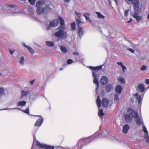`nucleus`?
Returning a JSON list of instances; mask_svg holds the SVG:
<instances>
[{
	"label": "nucleus",
	"instance_id": "nucleus-5",
	"mask_svg": "<svg viewBox=\"0 0 149 149\" xmlns=\"http://www.w3.org/2000/svg\"><path fill=\"white\" fill-rule=\"evenodd\" d=\"M2 10L7 11L10 14L18 13L21 11L19 7L13 4L3 5Z\"/></svg>",
	"mask_w": 149,
	"mask_h": 149
},
{
	"label": "nucleus",
	"instance_id": "nucleus-56",
	"mask_svg": "<svg viewBox=\"0 0 149 149\" xmlns=\"http://www.w3.org/2000/svg\"><path fill=\"white\" fill-rule=\"evenodd\" d=\"M22 45L24 46L26 48L27 47L26 46H28L26 45L24 42H22Z\"/></svg>",
	"mask_w": 149,
	"mask_h": 149
},
{
	"label": "nucleus",
	"instance_id": "nucleus-28",
	"mask_svg": "<svg viewBox=\"0 0 149 149\" xmlns=\"http://www.w3.org/2000/svg\"><path fill=\"white\" fill-rule=\"evenodd\" d=\"M104 115L103 112V111L102 109H99L98 112V115L100 117H102Z\"/></svg>",
	"mask_w": 149,
	"mask_h": 149
},
{
	"label": "nucleus",
	"instance_id": "nucleus-60",
	"mask_svg": "<svg viewBox=\"0 0 149 149\" xmlns=\"http://www.w3.org/2000/svg\"><path fill=\"white\" fill-rule=\"evenodd\" d=\"M50 27H51L50 26H47L46 27V29L47 30H49L50 29Z\"/></svg>",
	"mask_w": 149,
	"mask_h": 149
},
{
	"label": "nucleus",
	"instance_id": "nucleus-39",
	"mask_svg": "<svg viewBox=\"0 0 149 149\" xmlns=\"http://www.w3.org/2000/svg\"><path fill=\"white\" fill-rule=\"evenodd\" d=\"M147 67L145 65H143L141 68V70L143 71L147 70Z\"/></svg>",
	"mask_w": 149,
	"mask_h": 149
},
{
	"label": "nucleus",
	"instance_id": "nucleus-16",
	"mask_svg": "<svg viewBox=\"0 0 149 149\" xmlns=\"http://www.w3.org/2000/svg\"><path fill=\"white\" fill-rule=\"evenodd\" d=\"M113 88V86L110 84H108L105 87V90L107 93H109Z\"/></svg>",
	"mask_w": 149,
	"mask_h": 149
},
{
	"label": "nucleus",
	"instance_id": "nucleus-46",
	"mask_svg": "<svg viewBox=\"0 0 149 149\" xmlns=\"http://www.w3.org/2000/svg\"><path fill=\"white\" fill-rule=\"evenodd\" d=\"M127 50L130 51L131 53H134V50L130 48H128Z\"/></svg>",
	"mask_w": 149,
	"mask_h": 149
},
{
	"label": "nucleus",
	"instance_id": "nucleus-21",
	"mask_svg": "<svg viewBox=\"0 0 149 149\" xmlns=\"http://www.w3.org/2000/svg\"><path fill=\"white\" fill-rule=\"evenodd\" d=\"M76 22L79 26H81L83 24V22L81 21V18L80 17L76 18Z\"/></svg>",
	"mask_w": 149,
	"mask_h": 149
},
{
	"label": "nucleus",
	"instance_id": "nucleus-14",
	"mask_svg": "<svg viewBox=\"0 0 149 149\" xmlns=\"http://www.w3.org/2000/svg\"><path fill=\"white\" fill-rule=\"evenodd\" d=\"M138 87L139 90L141 93L143 92L145 89V86L142 83L139 84Z\"/></svg>",
	"mask_w": 149,
	"mask_h": 149
},
{
	"label": "nucleus",
	"instance_id": "nucleus-19",
	"mask_svg": "<svg viewBox=\"0 0 149 149\" xmlns=\"http://www.w3.org/2000/svg\"><path fill=\"white\" fill-rule=\"evenodd\" d=\"M102 104L103 106L107 107L108 106L109 101L106 98H103L102 100Z\"/></svg>",
	"mask_w": 149,
	"mask_h": 149
},
{
	"label": "nucleus",
	"instance_id": "nucleus-29",
	"mask_svg": "<svg viewBox=\"0 0 149 149\" xmlns=\"http://www.w3.org/2000/svg\"><path fill=\"white\" fill-rule=\"evenodd\" d=\"M60 49L61 51L63 53H65L67 51L66 47L64 46H61L60 47Z\"/></svg>",
	"mask_w": 149,
	"mask_h": 149
},
{
	"label": "nucleus",
	"instance_id": "nucleus-18",
	"mask_svg": "<svg viewBox=\"0 0 149 149\" xmlns=\"http://www.w3.org/2000/svg\"><path fill=\"white\" fill-rule=\"evenodd\" d=\"M77 30L79 36L81 38L83 35L84 31L83 29L80 26H79Z\"/></svg>",
	"mask_w": 149,
	"mask_h": 149
},
{
	"label": "nucleus",
	"instance_id": "nucleus-11",
	"mask_svg": "<svg viewBox=\"0 0 149 149\" xmlns=\"http://www.w3.org/2000/svg\"><path fill=\"white\" fill-rule=\"evenodd\" d=\"M100 82L102 85H105L108 82V79L106 76H103L101 77Z\"/></svg>",
	"mask_w": 149,
	"mask_h": 149
},
{
	"label": "nucleus",
	"instance_id": "nucleus-23",
	"mask_svg": "<svg viewBox=\"0 0 149 149\" xmlns=\"http://www.w3.org/2000/svg\"><path fill=\"white\" fill-rule=\"evenodd\" d=\"M96 103L99 108L101 107V101L100 98L99 96H98L96 100Z\"/></svg>",
	"mask_w": 149,
	"mask_h": 149
},
{
	"label": "nucleus",
	"instance_id": "nucleus-7",
	"mask_svg": "<svg viewBox=\"0 0 149 149\" xmlns=\"http://www.w3.org/2000/svg\"><path fill=\"white\" fill-rule=\"evenodd\" d=\"M133 5L134 13H139L142 10V8L140 6V3L139 0H136V1L132 3Z\"/></svg>",
	"mask_w": 149,
	"mask_h": 149
},
{
	"label": "nucleus",
	"instance_id": "nucleus-17",
	"mask_svg": "<svg viewBox=\"0 0 149 149\" xmlns=\"http://www.w3.org/2000/svg\"><path fill=\"white\" fill-rule=\"evenodd\" d=\"M122 89V87L121 86L118 85L116 86L115 90L116 93L118 94H120L121 93Z\"/></svg>",
	"mask_w": 149,
	"mask_h": 149
},
{
	"label": "nucleus",
	"instance_id": "nucleus-27",
	"mask_svg": "<svg viewBox=\"0 0 149 149\" xmlns=\"http://www.w3.org/2000/svg\"><path fill=\"white\" fill-rule=\"evenodd\" d=\"M134 96L136 97V99L138 101V103L139 104H140L141 102V97L140 95H138V93H136L135 94Z\"/></svg>",
	"mask_w": 149,
	"mask_h": 149
},
{
	"label": "nucleus",
	"instance_id": "nucleus-47",
	"mask_svg": "<svg viewBox=\"0 0 149 149\" xmlns=\"http://www.w3.org/2000/svg\"><path fill=\"white\" fill-rule=\"evenodd\" d=\"M75 13L77 16L79 17L81 16V13H77L76 11H75Z\"/></svg>",
	"mask_w": 149,
	"mask_h": 149
},
{
	"label": "nucleus",
	"instance_id": "nucleus-8",
	"mask_svg": "<svg viewBox=\"0 0 149 149\" xmlns=\"http://www.w3.org/2000/svg\"><path fill=\"white\" fill-rule=\"evenodd\" d=\"M34 116L39 117L35 122L34 126L38 127H40L43 122V118L40 115H36Z\"/></svg>",
	"mask_w": 149,
	"mask_h": 149
},
{
	"label": "nucleus",
	"instance_id": "nucleus-51",
	"mask_svg": "<svg viewBox=\"0 0 149 149\" xmlns=\"http://www.w3.org/2000/svg\"><path fill=\"white\" fill-rule=\"evenodd\" d=\"M30 53H31L32 54H33L34 53V50L32 48L29 51Z\"/></svg>",
	"mask_w": 149,
	"mask_h": 149
},
{
	"label": "nucleus",
	"instance_id": "nucleus-34",
	"mask_svg": "<svg viewBox=\"0 0 149 149\" xmlns=\"http://www.w3.org/2000/svg\"><path fill=\"white\" fill-rule=\"evenodd\" d=\"M24 56H21L19 63L22 65H24Z\"/></svg>",
	"mask_w": 149,
	"mask_h": 149
},
{
	"label": "nucleus",
	"instance_id": "nucleus-25",
	"mask_svg": "<svg viewBox=\"0 0 149 149\" xmlns=\"http://www.w3.org/2000/svg\"><path fill=\"white\" fill-rule=\"evenodd\" d=\"M32 17H34V12L33 10L31 8H29L28 9V13H27Z\"/></svg>",
	"mask_w": 149,
	"mask_h": 149
},
{
	"label": "nucleus",
	"instance_id": "nucleus-44",
	"mask_svg": "<svg viewBox=\"0 0 149 149\" xmlns=\"http://www.w3.org/2000/svg\"><path fill=\"white\" fill-rule=\"evenodd\" d=\"M120 81L123 83H125V79L124 78L122 77H121L120 78Z\"/></svg>",
	"mask_w": 149,
	"mask_h": 149
},
{
	"label": "nucleus",
	"instance_id": "nucleus-53",
	"mask_svg": "<svg viewBox=\"0 0 149 149\" xmlns=\"http://www.w3.org/2000/svg\"><path fill=\"white\" fill-rule=\"evenodd\" d=\"M26 47H26V48L29 51H30L31 49H32L31 47L29 46H28Z\"/></svg>",
	"mask_w": 149,
	"mask_h": 149
},
{
	"label": "nucleus",
	"instance_id": "nucleus-54",
	"mask_svg": "<svg viewBox=\"0 0 149 149\" xmlns=\"http://www.w3.org/2000/svg\"><path fill=\"white\" fill-rule=\"evenodd\" d=\"M9 51H10V54H13V52H14V50H11L10 49H9Z\"/></svg>",
	"mask_w": 149,
	"mask_h": 149
},
{
	"label": "nucleus",
	"instance_id": "nucleus-43",
	"mask_svg": "<svg viewBox=\"0 0 149 149\" xmlns=\"http://www.w3.org/2000/svg\"><path fill=\"white\" fill-rule=\"evenodd\" d=\"M72 149H81L77 144L75 146L73 147Z\"/></svg>",
	"mask_w": 149,
	"mask_h": 149
},
{
	"label": "nucleus",
	"instance_id": "nucleus-15",
	"mask_svg": "<svg viewBox=\"0 0 149 149\" xmlns=\"http://www.w3.org/2000/svg\"><path fill=\"white\" fill-rule=\"evenodd\" d=\"M139 13H134L133 15V17L136 19V21L139 22V21L141 20L142 17L139 15Z\"/></svg>",
	"mask_w": 149,
	"mask_h": 149
},
{
	"label": "nucleus",
	"instance_id": "nucleus-9",
	"mask_svg": "<svg viewBox=\"0 0 149 149\" xmlns=\"http://www.w3.org/2000/svg\"><path fill=\"white\" fill-rule=\"evenodd\" d=\"M127 113L130 114V115L132 117L135 118L138 115V113L134 110L131 108H129L128 109Z\"/></svg>",
	"mask_w": 149,
	"mask_h": 149
},
{
	"label": "nucleus",
	"instance_id": "nucleus-38",
	"mask_svg": "<svg viewBox=\"0 0 149 149\" xmlns=\"http://www.w3.org/2000/svg\"><path fill=\"white\" fill-rule=\"evenodd\" d=\"M119 100V98L118 95V94H116L115 95L114 98V101L117 102Z\"/></svg>",
	"mask_w": 149,
	"mask_h": 149
},
{
	"label": "nucleus",
	"instance_id": "nucleus-1",
	"mask_svg": "<svg viewBox=\"0 0 149 149\" xmlns=\"http://www.w3.org/2000/svg\"><path fill=\"white\" fill-rule=\"evenodd\" d=\"M60 25L57 29V31L54 33V35L58 38H66L67 37V32L65 31L64 21L63 18L61 17L58 16Z\"/></svg>",
	"mask_w": 149,
	"mask_h": 149
},
{
	"label": "nucleus",
	"instance_id": "nucleus-49",
	"mask_svg": "<svg viewBox=\"0 0 149 149\" xmlns=\"http://www.w3.org/2000/svg\"><path fill=\"white\" fill-rule=\"evenodd\" d=\"M122 68L123 71V72L124 73L125 72V70L127 68L126 67H125V66L124 65L123 67H122Z\"/></svg>",
	"mask_w": 149,
	"mask_h": 149
},
{
	"label": "nucleus",
	"instance_id": "nucleus-48",
	"mask_svg": "<svg viewBox=\"0 0 149 149\" xmlns=\"http://www.w3.org/2000/svg\"><path fill=\"white\" fill-rule=\"evenodd\" d=\"M117 64L121 66V67H123L124 65H123V63L122 62H118L117 63Z\"/></svg>",
	"mask_w": 149,
	"mask_h": 149
},
{
	"label": "nucleus",
	"instance_id": "nucleus-2",
	"mask_svg": "<svg viewBox=\"0 0 149 149\" xmlns=\"http://www.w3.org/2000/svg\"><path fill=\"white\" fill-rule=\"evenodd\" d=\"M46 1H38L36 3V6L37 8L36 12L39 15L42 13H47L50 10L49 4H46Z\"/></svg>",
	"mask_w": 149,
	"mask_h": 149
},
{
	"label": "nucleus",
	"instance_id": "nucleus-61",
	"mask_svg": "<svg viewBox=\"0 0 149 149\" xmlns=\"http://www.w3.org/2000/svg\"><path fill=\"white\" fill-rule=\"evenodd\" d=\"M64 0L66 2H67V3H69L70 1V0Z\"/></svg>",
	"mask_w": 149,
	"mask_h": 149
},
{
	"label": "nucleus",
	"instance_id": "nucleus-26",
	"mask_svg": "<svg viewBox=\"0 0 149 149\" xmlns=\"http://www.w3.org/2000/svg\"><path fill=\"white\" fill-rule=\"evenodd\" d=\"M29 91H26L23 90H22L21 92L22 97H23L27 95L29 93Z\"/></svg>",
	"mask_w": 149,
	"mask_h": 149
},
{
	"label": "nucleus",
	"instance_id": "nucleus-6",
	"mask_svg": "<svg viewBox=\"0 0 149 149\" xmlns=\"http://www.w3.org/2000/svg\"><path fill=\"white\" fill-rule=\"evenodd\" d=\"M36 142V145L40 148L45 149H54V147L53 146H51L50 145H47L46 144H41L36 140L35 135L33 137V142Z\"/></svg>",
	"mask_w": 149,
	"mask_h": 149
},
{
	"label": "nucleus",
	"instance_id": "nucleus-37",
	"mask_svg": "<svg viewBox=\"0 0 149 149\" xmlns=\"http://www.w3.org/2000/svg\"><path fill=\"white\" fill-rule=\"evenodd\" d=\"M26 0H21L22 1H25ZM29 2L32 5H34L36 2V0H28Z\"/></svg>",
	"mask_w": 149,
	"mask_h": 149
},
{
	"label": "nucleus",
	"instance_id": "nucleus-63",
	"mask_svg": "<svg viewBox=\"0 0 149 149\" xmlns=\"http://www.w3.org/2000/svg\"><path fill=\"white\" fill-rule=\"evenodd\" d=\"M115 2L116 3V5H118V0H114Z\"/></svg>",
	"mask_w": 149,
	"mask_h": 149
},
{
	"label": "nucleus",
	"instance_id": "nucleus-42",
	"mask_svg": "<svg viewBox=\"0 0 149 149\" xmlns=\"http://www.w3.org/2000/svg\"><path fill=\"white\" fill-rule=\"evenodd\" d=\"M86 21L88 22H90L92 24V23L91 21L90 18L89 17H86Z\"/></svg>",
	"mask_w": 149,
	"mask_h": 149
},
{
	"label": "nucleus",
	"instance_id": "nucleus-33",
	"mask_svg": "<svg viewBox=\"0 0 149 149\" xmlns=\"http://www.w3.org/2000/svg\"><path fill=\"white\" fill-rule=\"evenodd\" d=\"M0 94L1 96L5 95V89L1 87H0Z\"/></svg>",
	"mask_w": 149,
	"mask_h": 149
},
{
	"label": "nucleus",
	"instance_id": "nucleus-41",
	"mask_svg": "<svg viewBox=\"0 0 149 149\" xmlns=\"http://www.w3.org/2000/svg\"><path fill=\"white\" fill-rule=\"evenodd\" d=\"M73 61L72 60L69 59L67 60V63L68 64H70L72 63L73 62Z\"/></svg>",
	"mask_w": 149,
	"mask_h": 149
},
{
	"label": "nucleus",
	"instance_id": "nucleus-32",
	"mask_svg": "<svg viewBox=\"0 0 149 149\" xmlns=\"http://www.w3.org/2000/svg\"><path fill=\"white\" fill-rule=\"evenodd\" d=\"M76 24L75 22H73L71 24V29L72 31L75 30L76 28Z\"/></svg>",
	"mask_w": 149,
	"mask_h": 149
},
{
	"label": "nucleus",
	"instance_id": "nucleus-3",
	"mask_svg": "<svg viewBox=\"0 0 149 149\" xmlns=\"http://www.w3.org/2000/svg\"><path fill=\"white\" fill-rule=\"evenodd\" d=\"M103 65H104L103 64L96 67L89 66L88 67V68L92 70L93 77L94 78L93 80V82L94 84L96 85L97 87L96 88V92H97V90L98 89L99 85L98 80L100 77V74L98 73L97 72L102 69V67Z\"/></svg>",
	"mask_w": 149,
	"mask_h": 149
},
{
	"label": "nucleus",
	"instance_id": "nucleus-59",
	"mask_svg": "<svg viewBox=\"0 0 149 149\" xmlns=\"http://www.w3.org/2000/svg\"><path fill=\"white\" fill-rule=\"evenodd\" d=\"M132 21V18H131L129 21H127V23H130Z\"/></svg>",
	"mask_w": 149,
	"mask_h": 149
},
{
	"label": "nucleus",
	"instance_id": "nucleus-45",
	"mask_svg": "<svg viewBox=\"0 0 149 149\" xmlns=\"http://www.w3.org/2000/svg\"><path fill=\"white\" fill-rule=\"evenodd\" d=\"M129 10L128 9V10H126L125 11L124 15L125 16H126V17L128 15Z\"/></svg>",
	"mask_w": 149,
	"mask_h": 149
},
{
	"label": "nucleus",
	"instance_id": "nucleus-55",
	"mask_svg": "<svg viewBox=\"0 0 149 149\" xmlns=\"http://www.w3.org/2000/svg\"><path fill=\"white\" fill-rule=\"evenodd\" d=\"M73 54L74 55H79V54L78 52H75L73 53Z\"/></svg>",
	"mask_w": 149,
	"mask_h": 149
},
{
	"label": "nucleus",
	"instance_id": "nucleus-4",
	"mask_svg": "<svg viewBox=\"0 0 149 149\" xmlns=\"http://www.w3.org/2000/svg\"><path fill=\"white\" fill-rule=\"evenodd\" d=\"M103 134V132H101L98 135H92L86 138L80 139L77 144L80 147V149H81L84 146L86 145L87 143L91 141L98 138L105 136L104 135L102 136Z\"/></svg>",
	"mask_w": 149,
	"mask_h": 149
},
{
	"label": "nucleus",
	"instance_id": "nucleus-35",
	"mask_svg": "<svg viewBox=\"0 0 149 149\" xmlns=\"http://www.w3.org/2000/svg\"><path fill=\"white\" fill-rule=\"evenodd\" d=\"M96 13L97 14V17L99 18H104L105 17L104 16L102 15L100 12H96Z\"/></svg>",
	"mask_w": 149,
	"mask_h": 149
},
{
	"label": "nucleus",
	"instance_id": "nucleus-57",
	"mask_svg": "<svg viewBox=\"0 0 149 149\" xmlns=\"http://www.w3.org/2000/svg\"><path fill=\"white\" fill-rule=\"evenodd\" d=\"M125 40H126L129 43H132L131 42L130 40H128V39H125Z\"/></svg>",
	"mask_w": 149,
	"mask_h": 149
},
{
	"label": "nucleus",
	"instance_id": "nucleus-24",
	"mask_svg": "<svg viewBox=\"0 0 149 149\" xmlns=\"http://www.w3.org/2000/svg\"><path fill=\"white\" fill-rule=\"evenodd\" d=\"M29 107H28V108L25 110H22V109H20L19 108H13L11 109H19V110H21V111H23V112L25 113H26L29 114Z\"/></svg>",
	"mask_w": 149,
	"mask_h": 149
},
{
	"label": "nucleus",
	"instance_id": "nucleus-30",
	"mask_svg": "<svg viewBox=\"0 0 149 149\" xmlns=\"http://www.w3.org/2000/svg\"><path fill=\"white\" fill-rule=\"evenodd\" d=\"M26 102L25 101H23L19 102L17 104V106H24L26 104Z\"/></svg>",
	"mask_w": 149,
	"mask_h": 149
},
{
	"label": "nucleus",
	"instance_id": "nucleus-52",
	"mask_svg": "<svg viewBox=\"0 0 149 149\" xmlns=\"http://www.w3.org/2000/svg\"><path fill=\"white\" fill-rule=\"evenodd\" d=\"M146 83L147 84H149V79H147L146 80Z\"/></svg>",
	"mask_w": 149,
	"mask_h": 149
},
{
	"label": "nucleus",
	"instance_id": "nucleus-10",
	"mask_svg": "<svg viewBox=\"0 0 149 149\" xmlns=\"http://www.w3.org/2000/svg\"><path fill=\"white\" fill-rule=\"evenodd\" d=\"M135 120L138 125H140L143 124L142 117L141 116H139L138 115L135 118Z\"/></svg>",
	"mask_w": 149,
	"mask_h": 149
},
{
	"label": "nucleus",
	"instance_id": "nucleus-22",
	"mask_svg": "<svg viewBox=\"0 0 149 149\" xmlns=\"http://www.w3.org/2000/svg\"><path fill=\"white\" fill-rule=\"evenodd\" d=\"M45 44L48 47H52L54 45V42L52 41H46Z\"/></svg>",
	"mask_w": 149,
	"mask_h": 149
},
{
	"label": "nucleus",
	"instance_id": "nucleus-40",
	"mask_svg": "<svg viewBox=\"0 0 149 149\" xmlns=\"http://www.w3.org/2000/svg\"><path fill=\"white\" fill-rule=\"evenodd\" d=\"M90 14L88 13H84L83 16L85 17L86 18V17H89L90 16Z\"/></svg>",
	"mask_w": 149,
	"mask_h": 149
},
{
	"label": "nucleus",
	"instance_id": "nucleus-64",
	"mask_svg": "<svg viewBox=\"0 0 149 149\" xmlns=\"http://www.w3.org/2000/svg\"><path fill=\"white\" fill-rule=\"evenodd\" d=\"M8 109L6 108H5V109H1V110H0V111H1V110H8Z\"/></svg>",
	"mask_w": 149,
	"mask_h": 149
},
{
	"label": "nucleus",
	"instance_id": "nucleus-13",
	"mask_svg": "<svg viewBox=\"0 0 149 149\" xmlns=\"http://www.w3.org/2000/svg\"><path fill=\"white\" fill-rule=\"evenodd\" d=\"M130 128V127L128 124H125L124 125L123 128V132L125 134H127L128 130Z\"/></svg>",
	"mask_w": 149,
	"mask_h": 149
},
{
	"label": "nucleus",
	"instance_id": "nucleus-12",
	"mask_svg": "<svg viewBox=\"0 0 149 149\" xmlns=\"http://www.w3.org/2000/svg\"><path fill=\"white\" fill-rule=\"evenodd\" d=\"M58 21L59 22V19L58 20H55L49 22V26L51 27H55L58 25Z\"/></svg>",
	"mask_w": 149,
	"mask_h": 149
},
{
	"label": "nucleus",
	"instance_id": "nucleus-31",
	"mask_svg": "<svg viewBox=\"0 0 149 149\" xmlns=\"http://www.w3.org/2000/svg\"><path fill=\"white\" fill-rule=\"evenodd\" d=\"M144 138L146 142L149 145V135H144Z\"/></svg>",
	"mask_w": 149,
	"mask_h": 149
},
{
	"label": "nucleus",
	"instance_id": "nucleus-20",
	"mask_svg": "<svg viewBox=\"0 0 149 149\" xmlns=\"http://www.w3.org/2000/svg\"><path fill=\"white\" fill-rule=\"evenodd\" d=\"M125 119L127 123H130L132 120L131 117L130 115L126 114L124 116Z\"/></svg>",
	"mask_w": 149,
	"mask_h": 149
},
{
	"label": "nucleus",
	"instance_id": "nucleus-36",
	"mask_svg": "<svg viewBox=\"0 0 149 149\" xmlns=\"http://www.w3.org/2000/svg\"><path fill=\"white\" fill-rule=\"evenodd\" d=\"M143 132L145 133V134L144 135H146L148 134V132L146 127L145 126L144 124H143Z\"/></svg>",
	"mask_w": 149,
	"mask_h": 149
},
{
	"label": "nucleus",
	"instance_id": "nucleus-58",
	"mask_svg": "<svg viewBox=\"0 0 149 149\" xmlns=\"http://www.w3.org/2000/svg\"><path fill=\"white\" fill-rule=\"evenodd\" d=\"M108 3L109 5H111V2L110 0H108Z\"/></svg>",
	"mask_w": 149,
	"mask_h": 149
},
{
	"label": "nucleus",
	"instance_id": "nucleus-50",
	"mask_svg": "<svg viewBox=\"0 0 149 149\" xmlns=\"http://www.w3.org/2000/svg\"><path fill=\"white\" fill-rule=\"evenodd\" d=\"M35 79H33V80H32L31 81H30V84L31 85H32L33 84L34 82H35Z\"/></svg>",
	"mask_w": 149,
	"mask_h": 149
},
{
	"label": "nucleus",
	"instance_id": "nucleus-62",
	"mask_svg": "<svg viewBox=\"0 0 149 149\" xmlns=\"http://www.w3.org/2000/svg\"><path fill=\"white\" fill-rule=\"evenodd\" d=\"M35 45H36L37 46H38L39 47H41V46L40 45H39L38 44H35Z\"/></svg>",
	"mask_w": 149,
	"mask_h": 149
}]
</instances>
